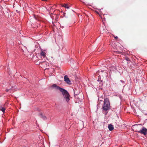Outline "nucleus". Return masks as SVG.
<instances>
[{
	"label": "nucleus",
	"instance_id": "nucleus-1",
	"mask_svg": "<svg viewBox=\"0 0 147 147\" xmlns=\"http://www.w3.org/2000/svg\"><path fill=\"white\" fill-rule=\"evenodd\" d=\"M52 87L55 88L56 89L59 90L62 93V94L64 97L66 101L68 102L70 100V96L69 94L66 90L60 87L57 85L56 84H54L52 85Z\"/></svg>",
	"mask_w": 147,
	"mask_h": 147
},
{
	"label": "nucleus",
	"instance_id": "nucleus-2",
	"mask_svg": "<svg viewBox=\"0 0 147 147\" xmlns=\"http://www.w3.org/2000/svg\"><path fill=\"white\" fill-rule=\"evenodd\" d=\"M104 110L107 111L110 108V105L109 99L108 98H105L104 101V104L102 106Z\"/></svg>",
	"mask_w": 147,
	"mask_h": 147
},
{
	"label": "nucleus",
	"instance_id": "nucleus-3",
	"mask_svg": "<svg viewBox=\"0 0 147 147\" xmlns=\"http://www.w3.org/2000/svg\"><path fill=\"white\" fill-rule=\"evenodd\" d=\"M133 128H134L135 129V131L136 132H138L139 133V131L141 130V129L142 128V126L141 125L139 124L138 125H135L132 126Z\"/></svg>",
	"mask_w": 147,
	"mask_h": 147
},
{
	"label": "nucleus",
	"instance_id": "nucleus-4",
	"mask_svg": "<svg viewBox=\"0 0 147 147\" xmlns=\"http://www.w3.org/2000/svg\"><path fill=\"white\" fill-rule=\"evenodd\" d=\"M139 133L146 135L147 134V129L144 127H143L139 131Z\"/></svg>",
	"mask_w": 147,
	"mask_h": 147
},
{
	"label": "nucleus",
	"instance_id": "nucleus-5",
	"mask_svg": "<svg viewBox=\"0 0 147 147\" xmlns=\"http://www.w3.org/2000/svg\"><path fill=\"white\" fill-rule=\"evenodd\" d=\"M64 79L65 81L67 83L69 84L70 83V81L68 76L67 75H65L64 77Z\"/></svg>",
	"mask_w": 147,
	"mask_h": 147
},
{
	"label": "nucleus",
	"instance_id": "nucleus-6",
	"mask_svg": "<svg viewBox=\"0 0 147 147\" xmlns=\"http://www.w3.org/2000/svg\"><path fill=\"white\" fill-rule=\"evenodd\" d=\"M108 128L109 130L110 131L113 130L114 129L113 125L111 124H109V125Z\"/></svg>",
	"mask_w": 147,
	"mask_h": 147
},
{
	"label": "nucleus",
	"instance_id": "nucleus-7",
	"mask_svg": "<svg viewBox=\"0 0 147 147\" xmlns=\"http://www.w3.org/2000/svg\"><path fill=\"white\" fill-rule=\"evenodd\" d=\"M39 115L40 116V117L42 118L44 120H46L47 119L46 117L44 115H43L42 113H40L39 114Z\"/></svg>",
	"mask_w": 147,
	"mask_h": 147
},
{
	"label": "nucleus",
	"instance_id": "nucleus-8",
	"mask_svg": "<svg viewBox=\"0 0 147 147\" xmlns=\"http://www.w3.org/2000/svg\"><path fill=\"white\" fill-rule=\"evenodd\" d=\"M40 55L42 56L43 57H45L46 56V53L43 51H41L40 53Z\"/></svg>",
	"mask_w": 147,
	"mask_h": 147
},
{
	"label": "nucleus",
	"instance_id": "nucleus-9",
	"mask_svg": "<svg viewBox=\"0 0 147 147\" xmlns=\"http://www.w3.org/2000/svg\"><path fill=\"white\" fill-rule=\"evenodd\" d=\"M63 7L66 8H67V9H68L69 8V6L68 5L66 4H65L63 5Z\"/></svg>",
	"mask_w": 147,
	"mask_h": 147
},
{
	"label": "nucleus",
	"instance_id": "nucleus-10",
	"mask_svg": "<svg viewBox=\"0 0 147 147\" xmlns=\"http://www.w3.org/2000/svg\"><path fill=\"white\" fill-rule=\"evenodd\" d=\"M5 108L3 107L1 109H0V110L2 111L3 113H4L5 112Z\"/></svg>",
	"mask_w": 147,
	"mask_h": 147
},
{
	"label": "nucleus",
	"instance_id": "nucleus-11",
	"mask_svg": "<svg viewBox=\"0 0 147 147\" xmlns=\"http://www.w3.org/2000/svg\"><path fill=\"white\" fill-rule=\"evenodd\" d=\"M125 59L127 61H129V58H128L127 57H126L125 58Z\"/></svg>",
	"mask_w": 147,
	"mask_h": 147
},
{
	"label": "nucleus",
	"instance_id": "nucleus-12",
	"mask_svg": "<svg viewBox=\"0 0 147 147\" xmlns=\"http://www.w3.org/2000/svg\"><path fill=\"white\" fill-rule=\"evenodd\" d=\"M118 38V37L117 36L115 37V38L116 39H117Z\"/></svg>",
	"mask_w": 147,
	"mask_h": 147
},
{
	"label": "nucleus",
	"instance_id": "nucleus-13",
	"mask_svg": "<svg viewBox=\"0 0 147 147\" xmlns=\"http://www.w3.org/2000/svg\"><path fill=\"white\" fill-rule=\"evenodd\" d=\"M45 63V64H46V62H44L43 63Z\"/></svg>",
	"mask_w": 147,
	"mask_h": 147
},
{
	"label": "nucleus",
	"instance_id": "nucleus-14",
	"mask_svg": "<svg viewBox=\"0 0 147 147\" xmlns=\"http://www.w3.org/2000/svg\"><path fill=\"white\" fill-rule=\"evenodd\" d=\"M9 90H7V91L8 92V91H9Z\"/></svg>",
	"mask_w": 147,
	"mask_h": 147
},
{
	"label": "nucleus",
	"instance_id": "nucleus-15",
	"mask_svg": "<svg viewBox=\"0 0 147 147\" xmlns=\"http://www.w3.org/2000/svg\"><path fill=\"white\" fill-rule=\"evenodd\" d=\"M42 0L43 1H46V0Z\"/></svg>",
	"mask_w": 147,
	"mask_h": 147
}]
</instances>
